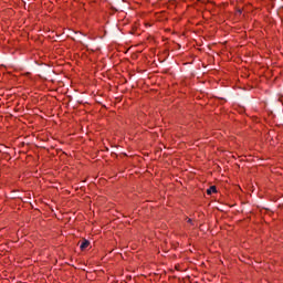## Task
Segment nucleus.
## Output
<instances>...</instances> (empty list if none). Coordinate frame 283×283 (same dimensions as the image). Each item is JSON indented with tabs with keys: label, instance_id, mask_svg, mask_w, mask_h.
I'll return each instance as SVG.
<instances>
[{
	"label": "nucleus",
	"instance_id": "f03ea898",
	"mask_svg": "<svg viewBox=\"0 0 283 283\" xmlns=\"http://www.w3.org/2000/svg\"><path fill=\"white\" fill-rule=\"evenodd\" d=\"M218 190L216 188V186H211L208 190H207V193L208 196H211L212 193H216Z\"/></svg>",
	"mask_w": 283,
	"mask_h": 283
},
{
	"label": "nucleus",
	"instance_id": "f257e3e1",
	"mask_svg": "<svg viewBox=\"0 0 283 283\" xmlns=\"http://www.w3.org/2000/svg\"><path fill=\"white\" fill-rule=\"evenodd\" d=\"M87 247H90V241L84 239L83 242L80 245V249L82 251H85V249H87Z\"/></svg>",
	"mask_w": 283,
	"mask_h": 283
},
{
	"label": "nucleus",
	"instance_id": "7ed1b4c3",
	"mask_svg": "<svg viewBox=\"0 0 283 283\" xmlns=\"http://www.w3.org/2000/svg\"><path fill=\"white\" fill-rule=\"evenodd\" d=\"M188 222H189L190 224H193V222L191 221V219H188Z\"/></svg>",
	"mask_w": 283,
	"mask_h": 283
}]
</instances>
